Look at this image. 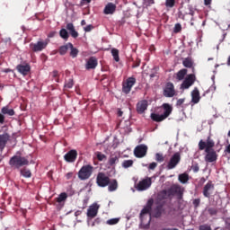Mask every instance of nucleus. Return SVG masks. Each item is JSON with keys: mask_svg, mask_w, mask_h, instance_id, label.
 <instances>
[{"mask_svg": "<svg viewBox=\"0 0 230 230\" xmlns=\"http://www.w3.org/2000/svg\"><path fill=\"white\" fill-rule=\"evenodd\" d=\"M199 150H205V161L206 163H215L218 159L217 151L213 149L215 147V141L211 139V137H208L207 142L200 140L198 144Z\"/></svg>", "mask_w": 230, "mask_h": 230, "instance_id": "nucleus-1", "label": "nucleus"}, {"mask_svg": "<svg viewBox=\"0 0 230 230\" xmlns=\"http://www.w3.org/2000/svg\"><path fill=\"white\" fill-rule=\"evenodd\" d=\"M162 108L164 109V113L159 115L157 113H151V119H153V121H156V123H161V121H164V119H166V118H168L170 116V114H172V112L173 111V107H172V105H170L169 103H164L162 105Z\"/></svg>", "mask_w": 230, "mask_h": 230, "instance_id": "nucleus-2", "label": "nucleus"}, {"mask_svg": "<svg viewBox=\"0 0 230 230\" xmlns=\"http://www.w3.org/2000/svg\"><path fill=\"white\" fill-rule=\"evenodd\" d=\"M30 164V161L28 158L21 155H13L9 160V165L13 170H20L22 166H28Z\"/></svg>", "mask_w": 230, "mask_h": 230, "instance_id": "nucleus-3", "label": "nucleus"}, {"mask_svg": "<svg viewBox=\"0 0 230 230\" xmlns=\"http://www.w3.org/2000/svg\"><path fill=\"white\" fill-rule=\"evenodd\" d=\"M94 167L91 164L84 165L78 172V179L80 181H87L93 175Z\"/></svg>", "mask_w": 230, "mask_h": 230, "instance_id": "nucleus-4", "label": "nucleus"}, {"mask_svg": "<svg viewBox=\"0 0 230 230\" xmlns=\"http://www.w3.org/2000/svg\"><path fill=\"white\" fill-rule=\"evenodd\" d=\"M150 186H152V178L146 177L138 181V183L135 185V188L137 191H146Z\"/></svg>", "mask_w": 230, "mask_h": 230, "instance_id": "nucleus-5", "label": "nucleus"}, {"mask_svg": "<svg viewBox=\"0 0 230 230\" xmlns=\"http://www.w3.org/2000/svg\"><path fill=\"white\" fill-rule=\"evenodd\" d=\"M197 80V76L195 74H189L183 79V82L181 84V89H190L193 84H195Z\"/></svg>", "mask_w": 230, "mask_h": 230, "instance_id": "nucleus-6", "label": "nucleus"}, {"mask_svg": "<svg viewBox=\"0 0 230 230\" xmlns=\"http://www.w3.org/2000/svg\"><path fill=\"white\" fill-rule=\"evenodd\" d=\"M111 182V178L104 172H99L96 177V183L100 188H107Z\"/></svg>", "mask_w": 230, "mask_h": 230, "instance_id": "nucleus-7", "label": "nucleus"}, {"mask_svg": "<svg viewBox=\"0 0 230 230\" xmlns=\"http://www.w3.org/2000/svg\"><path fill=\"white\" fill-rule=\"evenodd\" d=\"M181 163V153L176 152L173 154V155L170 158L168 164H167V170H173V168L177 167V164Z\"/></svg>", "mask_w": 230, "mask_h": 230, "instance_id": "nucleus-8", "label": "nucleus"}, {"mask_svg": "<svg viewBox=\"0 0 230 230\" xmlns=\"http://www.w3.org/2000/svg\"><path fill=\"white\" fill-rule=\"evenodd\" d=\"M136 85V78L128 77L126 82L122 84V92L124 94H128L132 91V87Z\"/></svg>", "mask_w": 230, "mask_h": 230, "instance_id": "nucleus-9", "label": "nucleus"}, {"mask_svg": "<svg viewBox=\"0 0 230 230\" xmlns=\"http://www.w3.org/2000/svg\"><path fill=\"white\" fill-rule=\"evenodd\" d=\"M147 152H148V146H146L144 144H141L135 147L134 155H135V157L141 159L146 155Z\"/></svg>", "mask_w": 230, "mask_h": 230, "instance_id": "nucleus-10", "label": "nucleus"}, {"mask_svg": "<svg viewBox=\"0 0 230 230\" xmlns=\"http://www.w3.org/2000/svg\"><path fill=\"white\" fill-rule=\"evenodd\" d=\"M163 95L165 98H173V96H175V86L173 85V83H166Z\"/></svg>", "mask_w": 230, "mask_h": 230, "instance_id": "nucleus-11", "label": "nucleus"}, {"mask_svg": "<svg viewBox=\"0 0 230 230\" xmlns=\"http://www.w3.org/2000/svg\"><path fill=\"white\" fill-rule=\"evenodd\" d=\"M30 48L33 53H39L48 48V41H38L37 43H31Z\"/></svg>", "mask_w": 230, "mask_h": 230, "instance_id": "nucleus-12", "label": "nucleus"}, {"mask_svg": "<svg viewBox=\"0 0 230 230\" xmlns=\"http://www.w3.org/2000/svg\"><path fill=\"white\" fill-rule=\"evenodd\" d=\"M213 191H215V184H213L212 181H208L203 187V196L206 197V199H210Z\"/></svg>", "mask_w": 230, "mask_h": 230, "instance_id": "nucleus-13", "label": "nucleus"}, {"mask_svg": "<svg viewBox=\"0 0 230 230\" xmlns=\"http://www.w3.org/2000/svg\"><path fill=\"white\" fill-rule=\"evenodd\" d=\"M76 157H78V152L75 149L68 151L64 155V159L66 163H75V161H76Z\"/></svg>", "mask_w": 230, "mask_h": 230, "instance_id": "nucleus-14", "label": "nucleus"}, {"mask_svg": "<svg viewBox=\"0 0 230 230\" xmlns=\"http://www.w3.org/2000/svg\"><path fill=\"white\" fill-rule=\"evenodd\" d=\"M16 69L18 73H20L23 76H26L30 74V71H31V66H30V65L28 64H25V65L20 64V65H17Z\"/></svg>", "mask_w": 230, "mask_h": 230, "instance_id": "nucleus-15", "label": "nucleus"}, {"mask_svg": "<svg viewBox=\"0 0 230 230\" xmlns=\"http://www.w3.org/2000/svg\"><path fill=\"white\" fill-rule=\"evenodd\" d=\"M8 141H10V135L8 133L0 135V154H2L3 150L6 147Z\"/></svg>", "mask_w": 230, "mask_h": 230, "instance_id": "nucleus-16", "label": "nucleus"}, {"mask_svg": "<svg viewBox=\"0 0 230 230\" xmlns=\"http://www.w3.org/2000/svg\"><path fill=\"white\" fill-rule=\"evenodd\" d=\"M98 67V59L95 57H91L85 64V69L90 71V69H96Z\"/></svg>", "mask_w": 230, "mask_h": 230, "instance_id": "nucleus-17", "label": "nucleus"}, {"mask_svg": "<svg viewBox=\"0 0 230 230\" xmlns=\"http://www.w3.org/2000/svg\"><path fill=\"white\" fill-rule=\"evenodd\" d=\"M98 209H100V206H98V204L90 206L87 210V217L89 218H94L98 215Z\"/></svg>", "mask_w": 230, "mask_h": 230, "instance_id": "nucleus-18", "label": "nucleus"}, {"mask_svg": "<svg viewBox=\"0 0 230 230\" xmlns=\"http://www.w3.org/2000/svg\"><path fill=\"white\" fill-rule=\"evenodd\" d=\"M146 109H148V101L143 100L137 102V112H138V114H143Z\"/></svg>", "mask_w": 230, "mask_h": 230, "instance_id": "nucleus-19", "label": "nucleus"}, {"mask_svg": "<svg viewBox=\"0 0 230 230\" xmlns=\"http://www.w3.org/2000/svg\"><path fill=\"white\" fill-rule=\"evenodd\" d=\"M116 12V4L108 3L103 10L105 15H112Z\"/></svg>", "mask_w": 230, "mask_h": 230, "instance_id": "nucleus-20", "label": "nucleus"}, {"mask_svg": "<svg viewBox=\"0 0 230 230\" xmlns=\"http://www.w3.org/2000/svg\"><path fill=\"white\" fill-rule=\"evenodd\" d=\"M169 197H173L174 195H182V190H181V186L172 185L167 190Z\"/></svg>", "mask_w": 230, "mask_h": 230, "instance_id": "nucleus-21", "label": "nucleus"}, {"mask_svg": "<svg viewBox=\"0 0 230 230\" xmlns=\"http://www.w3.org/2000/svg\"><path fill=\"white\" fill-rule=\"evenodd\" d=\"M200 102V92L199 88L195 87L191 92V102L192 103H199Z\"/></svg>", "mask_w": 230, "mask_h": 230, "instance_id": "nucleus-22", "label": "nucleus"}, {"mask_svg": "<svg viewBox=\"0 0 230 230\" xmlns=\"http://www.w3.org/2000/svg\"><path fill=\"white\" fill-rule=\"evenodd\" d=\"M119 163V155H111L109 160H108V164L109 166H111V168H114L116 164Z\"/></svg>", "mask_w": 230, "mask_h": 230, "instance_id": "nucleus-23", "label": "nucleus"}, {"mask_svg": "<svg viewBox=\"0 0 230 230\" xmlns=\"http://www.w3.org/2000/svg\"><path fill=\"white\" fill-rule=\"evenodd\" d=\"M187 75H188V69L186 68L181 69L176 73V80L178 82H182V80L186 78Z\"/></svg>", "mask_w": 230, "mask_h": 230, "instance_id": "nucleus-24", "label": "nucleus"}, {"mask_svg": "<svg viewBox=\"0 0 230 230\" xmlns=\"http://www.w3.org/2000/svg\"><path fill=\"white\" fill-rule=\"evenodd\" d=\"M1 112L4 116H15V111H13V109H11L8 105L4 106L1 109Z\"/></svg>", "mask_w": 230, "mask_h": 230, "instance_id": "nucleus-25", "label": "nucleus"}, {"mask_svg": "<svg viewBox=\"0 0 230 230\" xmlns=\"http://www.w3.org/2000/svg\"><path fill=\"white\" fill-rule=\"evenodd\" d=\"M66 30L69 31L71 37H73V39H76L78 37V31H76V30H75V25L73 23H67L66 24Z\"/></svg>", "mask_w": 230, "mask_h": 230, "instance_id": "nucleus-26", "label": "nucleus"}, {"mask_svg": "<svg viewBox=\"0 0 230 230\" xmlns=\"http://www.w3.org/2000/svg\"><path fill=\"white\" fill-rule=\"evenodd\" d=\"M116 190H118V180H110V182L108 184V191H116Z\"/></svg>", "mask_w": 230, "mask_h": 230, "instance_id": "nucleus-27", "label": "nucleus"}, {"mask_svg": "<svg viewBox=\"0 0 230 230\" xmlns=\"http://www.w3.org/2000/svg\"><path fill=\"white\" fill-rule=\"evenodd\" d=\"M68 46H69V49L70 51V57H72V58H76V57H78V49L76 48H75L73 46V43L68 42Z\"/></svg>", "mask_w": 230, "mask_h": 230, "instance_id": "nucleus-28", "label": "nucleus"}, {"mask_svg": "<svg viewBox=\"0 0 230 230\" xmlns=\"http://www.w3.org/2000/svg\"><path fill=\"white\" fill-rule=\"evenodd\" d=\"M178 181H180L181 182V184H186V182H188V181H190V175L187 172L179 174Z\"/></svg>", "mask_w": 230, "mask_h": 230, "instance_id": "nucleus-29", "label": "nucleus"}, {"mask_svg": "<svg viewBox=\"0 0 230 230\" xmlns=\"http://www.w3.org/2000/svg\"><path fill=\"white\" fill-rule=\"evenodd\" d=\"M158 199L160 200H166V199H170V194L168 192V190H163L158 193Z\"/></svg>", "mask_w": 230, "mask_h": 230, "instance_id": "nucleus-30", "label": "nucleus"}, {"mask_svg": "<svg viewBox=\"0 0 230 230\" xmlns=\"http://www.w3.org/2000/svg\"><path fill=\"white\" fill-rule=\"evenodd\" d=\"M182 65L184 67L191 69V67H193V61L191 60V58H186L183 59Z\"/></svg>", "mask_w": 230, "mask_h": 230, "instance_id": "nucleus-31", "label": "nucleus"}, {"mask_svg": "<svg viewBox=\"0 0 230 230\" xmlns=\"http://www.w3.org/2000/svg\"><path fill=\"white\" fill-rule=\"evenodd\" d=\"M20 173H21V175H22V177H25L27 179L31 177V171H30V169H28V168L21 169Z\"/></svg>", "mask_w": 230, "mask_h": 230, "instance_id": "nucleus-32", "label": "nucleus"}, {"mask_svg": "<svg viewBox=\"0 0 230 230\" xmlns=\"http://www.w3.org/2000/svg\"><path fill=\"white\" fill-rule=\"evenodd\" d=\"M208 215H210V217H216V215H218V208L209 207L208 208Z\"/></svg>", "mask_w": 230, "mask_h": 230, "instance_id": "nucleus-33", "label": "nucleus"}, {"mask_svg": "<svg viewBox=\"0 0 230 230\" xmlns=\"http://www.w3.org/2000/svg\"><path fill=\"white\" fill-rule=\"evenodd\" d=\"M66 199H67V193L66 192L60 193L59 196L56 198V201L58 202L59 204L60 202H66Z\"/></svg>", "mask_w": 230, "mask_h": 230, "instance_id": "nucleus-34", "label": "nucleus"}, {"mask_svg": "<svg viewBox=\"0 0 230 230\" xmlns=\"http://www.w3.org/2000/svg\"><path fill=\"white\" fill-rule=\"evenodd\" d=\"M68 49H69V43H66V45L59 47L58 53L59 55H62V56L66 55Z\"/></svg>", "mask_w": 230, "mask_h": 230, "instance_id": "nucleus-35", "label": "nucleus"}, {"mask_svg": "<svg viewBox=\"0 0 230 230\" xmlns=\"http://www.w3.org/2000/svg\"><path fill=\"white\" fill-rule=\"evenodd\" d=\"M111 55L115 62H119V50L118 49H112Z\"/></svg>", "mask_w": 230, "mask_h": 230, "instance_id": "nucleus-36", "label": "nucleus"}, {"mask_svg": "<svg viewBox=\"0 0 230 230\" xmlns=\"http://www.w3.org/2000/svg\"><path fill=\"white\" fill-rule=\"evenodd\" d=\"M59 36L61 39H64V40H67L69 39V32L66 29H61L59 31Z\"/></svg>", "mask_w": 230, "mask_h": 230, "instance_id": "nucleus-37", "label": "nucleus"}, {"mask_svg": "<svg viewBox=\"0 0 230 230\" xmlns=\"http://www.w3.org/2000/svg\"><path fill=\"white\" fill-rule=\"evenodd\" d=\"M134 166V160H124L122 163V168H131Z\"/></svg>", "mask_w": 230, "mask_h": 230, "instance_id": "nucleus-38", "label": "nucleus"}, {"mask_svg": "<svg viewBox=\"0 0 230 230\" xmlns=\"http://www.w3.org/2000/svg\"><path fill=\"white\" fill-rule=\"evenodd\" d=\"M73 85H75V82L73 81V78H69L68 80H66L65 82V89H73Z\"/></svg>", "mask_w": 230, "mask_h": 230, "instance_id": "nucleus-39", "label": "nucleus"}, {"mask_svg": "<svg viewBox=\"0 0 230 230\" xmlns=\"http://www.w3.org/2000/svg\"><path fill=\"white\" fill-rule=\"evenodd\" d=\"M152 213V209L148 208V207H145L140 213V218H143L144 215H150Z\"/></svg>", "mask_w": 230, "mask_h": 230, "instance_id": "nucleus-40", "label": "nucleus"}, {"mask_svg": "<svg viewBox=\"0 0 230 230\" xmlns=\"http://www.w3.org/2000/svg\"><path fill=\"white\" fill-rule=\"evenodd\" d=\"M119 222V218H111L106 221L108 226H116Z\"/></svg>", "mask_w": 230, "mask_h": 230, "instance_id": "nucleus-41", "label": "nucleus"}, {"mask_svg": "<svg viewBox=\"0 0 230 230\" xmlns=\"http://www.w3.org/2000/svg\"><path fill=\"white\" fill-rule=\"evenodd\" d=\"M166 8H173L175 6V0H165Z\"/></svg>", "mask_w": 230, "mask_h": 230, "instance_id": "nucleus-42", "label": "nucleus"}, {"mask_svg": "<svg viewBox=\"0 0 230 230\" xmlns=\"http://www.w3.org/2000/svg\"><path fill=\"white\" fill-rule=\"evenodd\" d=\"M181 31H182V25H181V23H176L174 25L173 32L174 33H181Z\"/></svg>", "mask_w": 230, "mask_h": 230, "instance_id": "nucleus-43", "label": "nucleus"}, {"mask_svg": "<svg viewBox=\"0 0 230 230\" xmlns=\"http://www.w3.org/2000/svg\"><path fill=\"white\" fill-rule=\"evenodd\" d=\"M155 161H157V163H163L164 161V156H163V154L156 153Z\"/></svg>", "mask_w": 230, "mask_h": 230, "instance_id": "nucleus-44", "label": "nucleus"}, {"mask_svg": "<svg viewBox=\"0 0 230 230\" xmlns=\"http://www.w3.org/2000/svg\"><path fill=\"white\" fill-rule=\"evenodd\" d=\"M51 76L53 78V80H55V82L58 83L59 79H58V71L54 70L51 74Z\"/></svg>", "mask_w": 230, "mask_h": 230, "instance_id": "nucleus-45", "label": "nucleus"}, {"mask_svg": "<svg viewBox=\"0 0 230 230\" xmlns=\"http://www.w3.org/2000/svg\"><path fill=\"white\" fill-rule=\"evenodd\" d=\"M191 170L192 172H194V173H198V172L200 170L199 164H193L191 166Z\"/></svg>", "mask_w": 230, "mask_h": 230, "instance_id": "nucleus-46", "label": "nucleus"}, {"mask_svg": "<svg viewBox=\"0 0 230 230\" xmlns=\"http://www.w3.org/2000/svg\"><path fill=\"white\" fill-rule=\"evenodd\" d=\"M97 159H98V161H103V159H107V155L98 152L97 153Z\"/></svg>", "mask_w": 230, "mask_h": 230, "instance_id": "nucleus-47", "label": "nucleus"}, {"mask_svg": "<svg viewBox=\"0 0 230 230\" xmlns=\"http://www.w3.org/2000/svg\"><path fill=\"white\" fill-rule=\"evenodd\" d=\"M192 204L194 206V208H199V206H200V199H195L193 201H192Z\"/></svg>", "mask_w": 230, "mask_h": 230, "instance_id": "nucleus-48", "label": "nucleus"}, {"mask_svg": "<svg viewBox=\"0 0 230 230\" xmlns=\"http://www.w3.org/2000/svg\"><path fill=\"white\" fill-rule=\"evenodd\" d=\"M139 66H141V59L137 58L136 61H134L132 67L136 68L139 67Z\"/></svg>", "mask_w": 230, "mask_h": 230, "instance_id": "nucleus-49", "label": "nucleus"}, {"mask_svg": "<svg viewBox=\"0 0 230 230\" xmlns=\"http://www.w3.org/2000/svg\"><path fill=\"white\" fill-rule=\"evenodd\" d=\"M152 206H154V199H148L146 208H148L149 209H152Z\"/></svg>", "mask_w": 230, "mask_h": 230, "instance_id": "nucleus-50", "label": "nucleus"}, {"mask_svg": "<svg viewBox=\"0 0 230 230\" xmlns=\"http://www.w3.org/2000/svg\"><path fill=\"white\" fill-rule=\"evenodd\" d=\"M155 168H157V163L155 162L151 163L148 166L149 170H155Z\"/></svg>", "mask_w": 230, "mask_h": 230, "instance_id": "nucleus-51", "label": "nucleus"}, {"mask_svg": "<svg viewBox=\"0 0 230 230\" xmlns=\"http://www.w3.org/2000/svg\"><path fill=\"white\" fill-rule=\"evenodd\" d=\"M199 230H211V226H209L208 225H201L199 226Z\"/></svg>", "mask_w": 230, "mask_h": 230, "instance_id": "nucleus-52", "label": "nucleus"}, {"mask_svg": "<svg viewBox=\"0 0 230 230\" xmlns=\"http://www.w3.org/2000/svg\"><path fill=\"white\" fill-rule=\"evenodd\" d=\"M93 29H94V26L90 24V25H87L86 27H84V31L89 32Z\"/></svg>", "mask_w": 230, "mask_h": 230, "instance_id": "nucleus-53", "label": "nucleus"}, {"mask_svg": "<svg viewBox=\"0 0 230 230\" xmlns=\"http://www.w3.org/2000/svg\"><path fill=\"white\" fill-rule=\"evenodd\" d=\"M91 3V0H81V6H85V4H89Z\"/></svg>", "mask_w": 230, "mask_h": 230, "instance_id": "nucleus-54", "label": "nucleus"}, {"mask_svg": "<svg viewBox=\"0 0 230 230\" xmlns=\"http://www.w3.org/2000/svg\"><path fill=\"white\" fill-rule=\"evenodd\" d=\"M4 115L3 112L0 113V125H4Z\"/></svg>", "mask_w": 230, "mask_h": 230, "instance_id": "nucleus-55", "label": "nucleus"}, {"mask_svg": "<svg viewBox=\"0 0 230 230\" xmlns=\"http://www.w3.org/2000/svg\"><path fill=\"white\" fill-rule=\"evenodd\" d=\"M184 103V99H179L176 102L177 107H181Z\"/></svg>", "mask_w": 230, "mask_h": 230, "instance_id": "nucleus-56", "label": "nucleus"}, {"mask_svg": "<svg viewBox=\"0 0 230 230\" xmlns=\"http://www.w3.org/2000/svg\"><path fill=\"white\" fill-rule=\"evenodd\" d=\"M212 2H213V0H204V4H205V6H210Z\"/></svg>", "mask_w": 230, "mask_h": 230, "instance_id": "nucleus-57", "label": "nucleus"}, {"mask_svg": "<svg viewBox=\"0 0 230 230\" xmlns=\"http://www.w3.org/2000/svg\"><path fill=\"white\" fill-rule=\"evenodd\" d=\"M147 4H154L155 2L154 0H144Z\"/></svg>", "mask_w": 230, "mask_h": 230, "instance_id": "nucleus-58", "label": "nucleus"}, {"mask_svg": "<svg viewBox=\"0 0 230 230\" xmlns=\"http://www.w3.org/2000/svg\"><path fill=\"white\" fill-rule=\"evenodd\" d=\"M80 215H82L81 210H77V211L75 212V217H80Z\"/></svg>", "mask_w": 230, "mask_h": 230, "instance_id": "nucleus-59", "label": "nucleus"}, {"mask_svg": "<svg viewBox=\"0 0 230 230\" xmlns=\"http://www.w3.org/2000/svg\"><path fill=\"white\" fill-rule=\"evenodd\" d=\"M71 177H73V172L66 173V179L67 180L71 179Z\"/></svg>", "mask_w": 230, "mask_h": 230, "instance_id": "nucleus-60", "label": "nucleus"}, {"mask_svg": "<svg viewBox=\"0 0 230 230\" xmlns=\"http://www.w3.org/2000/svg\"><path fill=\"white\" fill-rule=\"evenodd\" d=\"M204 182H206V178L204 177L200 178L199 183L204 184Z\"/></svg>", "mask_w": 230, "mask_h": 230, "instance_id": "nucleus-61", "label": "nucleus"}, {"mask_svg": "<svg viewBox=\"0 0 230 230\" xmlns=\"http://www.w3.org/2000/svg\"><path fill=\"white\" fill-rule=\"evenodd\" d=\"M158 213L156 214V217H161V212L159 211L161 209V207L156 208Z\"/></svg>", "mask_w": 230, "mask_h": 230, "instance_id": "nucleus-62", "label": "nucleus"}, {"mask_svg": "<svg viewBox=\"0 0 230 230\" xmlns=\"http://www.w3.org/2000/svg\"><path fill=\"white\" fill-rule=\"evenodd\" d=\"M118 116H119V118H121V116H123V111H121V110H119V111H118Z\"/></svg>", "mask_w": 230, "mask_h": 230, "instance_id": "nucleus-63", "label": "nucleus"}, {"mask_svg": "<svg viewBox=\"0 0 230 230\" xmlns=\"http://www.w3.org/2000/svg\"><path fill=\"white\" fill-rule=\"evenodd\" d=\"M226 152H227V154H230V144L226 146Z\"/></svg>", "mask_w": 230, "mask_h": 230, "instance_id": "nucleus-64", "label": "nucleus"}]
</instances>
